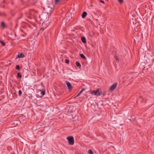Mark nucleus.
Instances as JSON below:
<instances>
[{
  "mask_svg": "<svg viewBox=\"0 0 154 154\" xmlns=\"http://www.w3.org/2000/svg\"><path fill=\"white\" fill-rule=\"evenodd\" d=\"M48 1H47V2ZM51 4H48L47 2H45V4L42 5L45 13L47 14H51L53 11L54 7V4L52 3V1H51Z\"/></svg>",
  "mask_w": 154,
  "mask_h": 154,
  "instance_id": "nucleus-1",
  "label": "nucleus"
},
{
  "mask_svg": "<svg viewBox=\"0 0 154 154\" xmlns=\"http://www.w3.org/2000/svg\"><path fill=\"white\" fill-rule=\"evenodd\" d=\"M91 93L93 95L99 96L101 95L102 92L101 90L98 89L96 90L92 91Z\"/></svg>",
  "mask_w": 154,
  "mask_h": 154,
  "instance_id": "nucleus-2",
  "label": "nucleus"
},
{
  "mask_svg": "<svg viewBox=\"0 0 154 154\" xmlns=\"http://www.w3.org/2000/svg\"><path fill=\"white\" fill-rule=\"evenodd\" d=\"M68 140V143L70 145H73L74 144V139L73 137L72 136H68L67 138Z\"/></svg>",
  "mask_w": 154,
  "mask_h": 154,
  "instance_id": "nucleus-3",
  "label": "nucleus"
},
{
  "mask_svg": "<svg viewBox=\"0 0 154 154\" xmlns=\"http://www.w3.org/2000/svg\"><path fill=\"white\" fill-rule=\"evenodd\" d=\"M47 15L44 14H42L39 15V18L41 21H45L47 18Z\"/></svg>",
  "mask_w": 154,
  "mask_h": 154,
  "instance_id": "nucleus-4",
  "label": "nucleus"
},
{
  "mask_svg": "<svg viewBox=\"0 0 154 154\" xmlns=\"http://www.w3.org/2000/svg\"><path fill=\"white\" fill-rule=\"evenodd\" d=\"M117 85V83L116 82L112 85L110 88L109 90L111 91H113L116 88Z\"/></svg>",
  "mask_w": 154,
  "mask_h": 154,
  "instance_id": "nucleus-5",
  "label": "nucleus"
},
{
  "mask_svg": "<svg viewBox=\"0 0 154 154\" xmlns=\"http://www.w3.org/2000/svg\"><path fill=\"white\" fill-rule=\"evenodd\" d=\"M66 83L68 89L69 91L72 90V87L71 84L68 81H66Z\"/></svg>",
  "mask_w": 154,
  "mask_h": 154,
  "instance_id": "nucleus-6",
  "label": "nucleus"
},
{
  "mask_svg": "<svg viewBox=\"0 0 154 154\" xmlns=\"http://www.w3.org/2000/svg\"><path fill=\"white\" fill-rule=\"evenodd\" d=\"M17 57L19 58H23L24 57V54L23 53H20L18 54Z\"/></svg>",
  "mask_w": 154,
  "mask_h": 154,
  "instance_id": "nucleus-7",
  "label": "nucleus"
},
{
  "mask_svg": "<svg viewBox=\"0 0 154 154\" xmlns=\"http://www.w3.org/2000/svg\"><path fill=\"white\" fill-rule=\"evenodd\" d=\"M87 15V13L86 12H84L82 14V18H85Z\"/></svg>",
  "mask_w": 154,
  "mask_h": 154,
  "instance_id": "nucleus-8",
  "label": "nucleus"
},
{
  "mask_svg": "<svg viewBox=\"0 0 154 154\" xmlns=\"http://www.w3.org/2000/svg\"><path fill=\"white\" fill-rule=\"evenodd\" d=\"M80 56L81 57V58H82L83 59L85 60L86 59V57L84 56V55L82 54H80Z\"/></svg>",
  "mask_w": 154,
  "mask_h": 154,
  "instance_id": "nucleus-9",
  "label": "nucleus"
},
{
  "mask_svg": "<svg viewBox=\"0 0 154 154\" xmlns=\"http://www.w3.org/2000/svg\"><path fill=\"white\" fill-rule=\"evenodd\" d=\"M81 40L82 42L84 43H85L86 42V39L84 37H82L81 38Z\"/></svg>",
  "mask_w": 154,
  "mask_h": 154,
  "instance_id": "nucleus-10",
  "label": "nucleus"
},
{
  "mask_svg": "<svg viewBox=\"0 0 154 154\" xmlns=\"http://www.w3.org/2000/svg\"><path fill=\"white\" fill-rule=\"evenodd\" d=\"M76 65L79 68L81 66V65L80 64L78 61H76Z\"/></svg>",
  "mask_w": 154,
  "mask_h": 154,
  "instance_id": "nucleus-11",
  "label": "nucleus"
},
{
  "mask_svg": "<svg viewBox=\"0 0 154 154\" xmlns=\"http://www.w3.org/2000/svg\"><path fill=\"white\" fill-rule=\"evenodd\" d=\"M0 43L3 46H5L6 45L5 43L4 42L1 40H0Z\"/></svg>",
  "mask_w": 154,
  "mask_h": 154,
  "instance_id": "nucleus-12",
  "label": "nucleus"
},
{
  "mask_svg": "<svg viewBox=\"0 0 154 154\" xmlns=\"http://www.w3.org/2000/svg\"><path fill=\"white\" fill-rule=\"evenodd\" d=\"M1 26L4 28L5 26V24L3 22H2L1 23Z\"/></svg>",
  "mask_w": 154,
  "mask_h": 154,
  "instance_id": "nucleus-13",
  "label": "nucleus"
},
{
  "mask_svg": "<svg viewBox=\"0 0 154 154\" xmlns=\"http://www.w3.org/2000/svg\"><path fill=\"white\" fill-rule=\"evenodd\" d=\"M17 77L18 78H21L22 77L21 74L20 72H18L17 74Z\"/></svg>",
  "mask_w": 154,
  "mask_h": 154,
  "instance_id": "nucleus-14",
  "label": "nucleus"
},
{
  "mask_svg": "<svg viewBox=\"0 0 154 154\" xmlns=\"http://www.w3.org/2000/svg\"><path fill=\"white\" fill-rule=\"evenodd\" d=\"M115 59L116 61H117V62L119 61V58L117 56L115 55Z\"/></svg>",
  "mask_w": 154,
  "mask_h": 154,
  "instance_id": "nucleus-15",
  "label": "nucleus"
},
{
  "mask_svg": "<svg viewBox=\"0 0 154 154\" xmlns=\"http://www.w3.org/2000/svg\"><path fill=\"white\" fill-rule=\"evenodd\" d=\"M16 69H17L19 70L20 69V66H19V65H16Z\"/></svg>",
  "mask_w": 154,
  "mask_h": 154,
  "instance_id": "nucleus-16",
  "label": "nucleus"
},
{
  "mask_svg": "<svg viewBox=\"0 0 154 154\" xmlns=\"http://www.w3.org/2000/svg\"><path fill=\"white\" fill-rule=\"evenodd\" d=\"M45 94V91H41V94L42 96H44Z\"/></svg>",
  "mask_w": 154,
  "mask_h": 154,
  "instance_id": "nucleus-17",
  "label": "nucleus"
},
{
  "mask_svg": "<svg viewBox=\"0 0 154 154\" xmlns=\"http://www.w3.org/2000/svg\"><path fill=\"white\" fill-rule=\"evenodd\" d=\"M88 152L89 154H93V152L91 149L88 150Z\"/></svg>",
  "mask_w": 154,
  "mask_h": 154,
  "instance_id": "nucleus-18",
  "label": "nucleus"
},
{
  "mask_svg": "<svg viewBox=\"0 0 154 154\" xmlns=\"http://www.w3.org/2000/svg\"><path fill=\"white\" fill-rule=\"evenodd\" d=\"M66 63L67 64H69V61L68 59H66L65 60Z\"/></svg>",
  "mask_w": 154,
  "mask_h": 154,
  "instance_id": "nucleus-19",
  "label": "nucleus"
},
{
  "mask_svg": "<svg viewBox=\"0 0 154 154\" xmlns=\"http://www.w3.org/2000/svg\"><path fill=\"white\" fill-rule=\"evenodd\" d=\"M22 94V92L21 90H20L19 91V95L20 96H21Z\"/></svg>",
  "mask_w": 154,
  "mask_h": 154,
  "instance_id": "nucleus-20",
  "label": "nucleus"
},
{
  "mask_svg": "<svg viewBox=\"0 0 154 154\" xmlns=\"http://www.w3.org/2000/svg\"><path fill=\"white\" fill-rule=\"evenodd\" d=\"M32 11H33V12H35V13H38V12L37 11L35 10L34 9L33 10H32Z\"/></svg>",
  "mask_w": 154,
  "mask_h": 154,
  "instance_id": "nucleus-21",
  "label": "nucleus"
},
{
  "mask_svg": "<svg viewBox=\"0 0 154 154\" xmlns=\"http://www.w3.org/2000/svg\"><path fill=\"white\" fill-rule=\"evenodd\" d=\"M60 1H55V4H56L59 2Z\"/></svg>",
  "mask_w": 154,
  "mask_h": 154,
  "instance_id": "nucleus-22",
  "label": "nucleus"
},
{
  "mask_svg": "<svg viewBox=\"0 0 154 154\" xmlns=\"http://www.w3.org/2000/svg\"><path fill=\"white\" fill-rule=\"evenodd\" d=\"M120 4H122L123 3V1H118Z\"/></svg>",
  "mask_w": 154,
  "mask_h": 154,
  "instance_id": "nucleus-23",
  "label": "nucleus"
},
{
  "mask_svg": "<svg viewBox=\"0 0 154 154\" xmlns=\"http://www.w3.org/2000/svg\"><path fill=\"white\" fill-rule=\"evenodd\" d=\"M100 2L103 3H104V1H100Z\"/></svg>",
  "mask_w": 154,
  "mask_h": 154,
  "instance_id": "nucleus-24",
  "label": "nucleus"
},
{
  "mask_svg": "<svg viewBox=\"0 0 154 154\" xmlns=\"http://www.w3.org/2000/svg\"><path fill=\"white\" fill-rule=\"evenodd\" d=\"M81 94H79V93L76 96V97H78Z\"/></svg>",
  "mask_w": 154,
  "mask_h": 154,
  "instance_id": "nucleus-25",
  "label": "nucleus"
},
{
  "mask_svg": "<svg viewBox=\"0 0 154 154\" xmlns=\"http://www.w3.org/2000/svg\"><path fill=\"white\" fill-rule=\"evenodd\" d=\"M22 15H21V17H18L17 19H20V18L22 17Z\"/></svg>",
  "mask_w": 154,
  "mask_h": 154,
  "instance_id": "nucleus-26",
  "label": "nucleus"
},
{
  "mask_svg": "<svg viewBox=\"0 0 154 154\" xmlns=\"http://www.w3.org/2000/svg\"><path fill=\"white\" fill-rule=\"evenodd\" d=\"M82 92V91H81L79 92V94H81Z\"/></svg>",
  "mask_w": 154,
  "mask_h": 154,
  "instance_id": "nucleus-27",
  "label": "nucleus"
},
{
  "mask_svg": "<svg viewBox=\"0 0 154 154\" xmlns=\"http://www.w3.org/2000/svg\"><path fill=\"white\" fill-rule=\"evenodd\" d=\"M143 100H141V101L142 102H143Z\"/></svg>",
  "mask_w": 154,
  "mask_h": 154,
  "instance_id": "nucleus-28",
  "label": "nucleus"
},
{
  "mask_svg": "<svg viewBox=\"0 0 154 154\" xmlns=\"http://www.w3.org/2000/svg\"><path fill=\"white\" fill-rule=\"evenodd\" d=\"M84 89H82L81 91H82V92L83 91H84Z\"/></svg>",
  "mask_w": 154,
  "mask_h": 154,
  "instance_id": "nucleus-29",
  "label": "nucleus"
},
{
  "mask_svg": "<svg viewBox=\"0 0 154 154\" xmlns=\"http://www.w3.org/2000/svg\"><path fill=\"white\" fill-rule=\"evenodd\" d=\"M4 1H4V0H3V2H4Z\"/></svg>",
  "mask_w": 154,
  "mask_h": 154,
  "instance_id": "nucleus-30",
  "label": "nucleus"
}]
</instances>
